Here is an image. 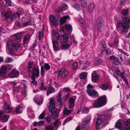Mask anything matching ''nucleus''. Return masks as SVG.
Wrapping results in <instances>:
<instances>
[{
    "label": "nucleus",
    "mask_w": 130,
    "mask_h": 130,
    "mask_svg": "<svg viewBox=\"0 0 130 130\" xmlns=\"http://www.w3.org/2000/svg\"><path fill=\"white\" fill-rule=\"evenodd\" d=\"M123 21H118L117 22V28L120 32H126L130 27V19L126 17H122Z\"/></svg>",
    "instance_id": "nucleus-1"
},
{
    "label": "nucleus",
    "mask_w": 130,
    "mask_h": 130,
    "mask_svg": "<svg viewBox=\"0 0 130 130\" xmlns=\"http://www.w3.org/2000/svg\"><path fill=\"white\" fill-rule=\"evenodd\" d=\"M48 107L50 112H51L52 113V117L54 118H57L59 115L57 111V110L55 107V101L53 98L51 99Z\"/></svg>",
    "instance_id": "nucleus-2"
},
{
    "label": "nucleus",
    "mask_w": 130,
    "mask_h": 130,
    "mask_svg": "<svg viewBox=\"0 0 130 130\" xmlns=\"http://www.w3.org/2000/svg\"><path fill=\"white\" fill-rule=\"evenodd\" d=\"M106 100V97L105 96H101L96 100L93 105L96 108L100 107L105 105Z\"/></svg>",
    "instance_id": "nucleus-3"
},
{
    "label": "nucleus",
    "mask_w": 130,
    "mask_h": 130,
    "mask_svg": "<svg viewBox=\"0 0 130 130\" xmlns=\"http://www.w3.org/2000/svg\"><path fill=\"white\" fill-rule=\"evenodd\" d=\"M32 77L31 78L32 85H34L36 86L37 85V82L35 81V77L38 78L39 75V70L38 68H34L31 71Z\"/></svg>",
    "instance_id": "nucleus-4"
},
{
    "label": "nucleus",
    "mask_w": 130,
    "mask_h": 130,
    "mask_svg": "<svg viewBox=\"0 0 130 130\" xmlns=\"http://www.w3.org/2000/svg\"><path fill=\"white\" fill-rule=\"evenodd\" d=\"M93 87L92 85H88L87 86V92L89 96L94 98H96L99 96V95L97 92L93 89Z\"/></svg>",
    "instance_id": "nucleus-5"
},
{
    "label": "nucleus",
    "mask_w": 130,
    "mask_h": 130,
    "mask_svg": "<svg viewBox=\"0 0 130 130\" xmlns=\"http://www.w3.org/2000/svg\"><path fill=\"white\" fill-rule=\"evenodd\" d=\"M104 23V20L102 18L99 17L97 19L95 26L98 31L101 32L103 30Z\"/></svg>",
    "instance_id": "nucleus-6"
},
{
    "label": "nucleus",
    "mask_w": 130,
    "mask_h": 130,
    "mask_svg": "<svg viewBox=\"0 0 130 130\" xmlns=\"http://www.w3.org/2000/svg\"><path fill=\"white\" fill-rule=\"evenodd\" d=\"M108 118L106 117V116H100L97 118L96 122V128L100 127L101 126L103 125V123L106 120V119Z\"/></svg>",
    "instance_id": "nucleus-7"
},
{
    "label": "nucleus",
    "mask_w": 130,
    "mask_h": 130,
    "mask_svg": "<svg viewBox=\"0 0 130 130\" xmlns=\"http://www.w3.org/2000/svg\"><path fill=\"white\" fill-rule=\"evenodd\" d=\"M49 19L51 24L55 26H57L58 25V21L59 19L57 17L51 15L49 16Z\"/></svg>",
    "instance_id": "nucleus-8"
},
{
    "label": "nucleus",
    "mask_w": 130,
    "mask_h": 130,
    "mask_svg": "<svg viewBox=\"0 0 130 130\" xmlns=\"http://www.w3.org/2000/svg\"><path fill=\"white\" fill-rule=\"evenodd\" d=\"M24 32H19L14 35L15 40L18 42H20L21 41L23 36V34Z\"/></svg>",
    "instance_id": "nucleus-9"
},
{
    "label": "nucleus",
    "mask_w": 130,
    "mask_h": 130,
    "mask_svg": "<svg viewBox=\"0 0 130 130\" xmlns=\"http://www.w3.org/2000/svg\"><path fill=\"white\" fill-rule=\"evenodd\" d=\"M57 102L58 105L61 107L64 104V101L61 98L60 93H59L58 95Z\"/></svg>",
    "instance_id": "nucleus-10"
},
{
    "label": "nucleus",
    "mask_w": 130,
    "mask_h": 130,
    "mask_svg": "<svg viewBox=\"0 0 130 130\" xmlns=\"http://www.w3.org/2000/svg\"><path fill=\"white\" fill-rule=\"evenodd\" d=\"M61 37V38L62 37H63L64 43H72V39H71L69 37L67 34L65 33L63 35H62Z\"/></svg>",
    "instance_id": "nucleus-11"
},
{
    "label": "nucleus",
    "mask_w": 130,
    "mask_h": 130,
    "mask_svg": "<svg viewBox=\"0 0 130 130\" xmlns=\"http://www.w3.org/2000/svg\"><path fill=\"white\" fill-rule=\"evenodd\" d=\"M4 109L5 112L6 113H9L12 110L11 106L6 102H5Z\"/></svg>",
    "instance_id": "nucleus-12"
},
{
    "label": "nucleus",
    "mask_w": 130,
    "mask_h": 130,
    "mask_svg": "<svg viewBox=\"0 0 130 130\" xmlns=\"http://www.w3.org/2000/svg\"><path fill=\"white\" fill-rule=\"evenodd\" d=\"M106 47L105 42L104 41L102 40L100 43L99 45V48L102 52H103L105 50Z\"/></svg>",
    "instance_id": "nucleus-13"
},
{
    "label": "nucleus",
    "mask_w": 130,
    "mask_h": 130,
    "mask_svg": "<svg viewBox=\"0 0 130 130\" xmlns=\"http://www.w3.org/2000/svg\"><path fill=\"white\" fill-rule=\"evenodd\" d=\"M15 43L12 40H10L7 42L6 47H8L10 51L12 52L13 50V47Z\"/></svg>",
    "instance_id": "nucleus-14"
},
{
    "label": "nucleus",
    "mask_w": 130,
    "mask_h": 130,
    "mask_svg": "<svg viewBox=\"0 0 130 130\" xmlns=\"http://www.w3.org/2000/svg\"><path fill=\"white\" fill-rule=\"evenodd\" d=\"M92 81L94 83H95L99 78V75L95 71H93L92 73Z\"/></svg>",
    "instance_id": "nucleus-15"
},
{
    "label": "nucleus",
    "mask_w": 130,
    "mask_h": 130,
    "mask_svg": "<svg viewBox=\"0 0 130 130\" xmlns=\"http://www.w3.org/2000/svg\"><path fill=\"white\" fill-rule=\"evenodd\" d=\"M19 75V72L16 70H13L9 75V76L10 78L15 77Z\"/></svg>",
    "instance_id": "nucleus-16"
},
{
    "label": "nucleus",
    "mask_w": 130,
    "mask_h": 130,
    "mask_svg": "<svg viewBox=\"0 0 130 130\" xmlns=\"http://www.w3.org/2000/svg\"><path fill=\"white\" fill-rule=\"evenodd\" d=\"M58 73V74H61V77L62 78L66 77L68 73V72L67 70L63 69H60Z\"/></svg>",
    "instance_id": "nucleus-17"
},
{
    "label": "nucleus",
    "mask_w": 130,
    "mask_h": 130,
    "mask_svg": "<svg viewBox=\"0 0 130 130\" xmlns=\"http://www.w3.org/2000/svg\"><path fill=\"white\" fill-rule=\"evenodd\" d=\"M11 13L9 12H7L4 13L2 12L1 13V16L2 18L4 20H7L10 17Z\"/></svg>",
    "instance_id": "nucleus-18"
},
{
    "label": "nucleus",
    "mask_w": 130,
    "mask_h": 130,
    "mask_svg": "<svg viewBox=\"0 0 130 130\" xmlns=\"http://www.w3.org/2000/svg\"><path fill=\"white\" fill-rule=\"evenodd\" d=\"M51 34L52 36L54 38L55 37L57 40H60L61 41L62 40V38L61 37L59 36V34L54 30H52Z\"/></svg>",
    "instance_id": "nucleus-19"
},
{
    "label": "nucleus",
    "mask_w": 130,
    "mask_h": 130,
    "mask_svg": "<svg viewBox=\"0 0 130 130\" xmlns=\"http://www.w3.org/2000/svg\"><path fill=\"white\" fill-rule=\"evenodd\" d=\"M122 120L121 119L118 120L116 122L115 126L116 128L120 130H122Z\"/></svg>",
    "instance_id": "nucleus-20"
},
{
    "label": "nucleus",
    "mask_w": 130,
    "mask_h": 130,
    "mask_svg": "<svg viewBox=\"0 0 130 130\" xmlns=\"http://www.w3.org/2000/svg\"><path fill=\"white\" fill-rule=\"evenodd\" d=\"M68 6L66 4H63L61 6L59 7L57 9L56 12L59 13L62 10H64L68 9Z\"/></svg>",
    "instance_id": "nucleus-21"
},
{
    "label": "nucleus",
    "mask_w": 130,
    "mask_h": 130,
    "mask_svg": "<svg viewBox=\"0 0 130 130\" xmlns=\"http://www.w3.org/2000/svg\"><path fill=\"white\" fill-rule=\"evenodd\" d=\"M95 7V4L93 3H90L88 7V10L89 13L93 12Z\"/></svg>",
    "instance_id": "nucleus-22"
},
{
    "label": "nucleus",
    "mask_w": 130,
    "mask_h": 130,
    "mask_svg": "<svg viewBox=\"0 0 130 130\" xmlns=\"http://www.w3.org/2000/svg\"><path fill=\"white\" fill-rule=\"evenodd\" d=\"M9 116L8 115H3L0 116L1 121L3 122H7L8 120Z\"/></svg>",
    "instance_id": "nucleus-23"
},
{
    "label": "nucleus",
    "mask_w": 130,
    "mask_h": 130,
    "mask_svg": "<svg viewBox=\"0 0 130 130\" xmlns=\"http://www.w3.org/2000/svg\"><path fill=\"white\" fill-rule=\"evenodd\" d=\"M7 70L5 65L2 66L0 69V73L1 75H5L7 73Z\"/></svg>",
    "instance_id": "nucleus-24"
},
{
    "label": "nucleus",
    "mask_w": 130,
    "mask_h": 130,
    "mask_svg": "<svg viewBox=\"0 0 130 130\" xmlns=\"http://www.w3.org/2000/svg\"><path fill=\"white\" fill-rule=\"evenodd\" d=\"M79 24L81 27L83 29H85L86 27V24L85 21L82 19H80L78 20Z\"/></svg>",
    "instance_id": "nucleus-25"
},
{
    "label": "nucleus",
    "mask_w": 130,
    "mask_h": 130,
    "mask_svg": "<svg viewBox=\"0 0 130 130\" xmlns=\"http://www.w3.org/2000/svg\"><path fill=\"white\" fill-rule=\"evenodd\" d=\"M69 108H71L74 107L75 105V100L73 98H70L69 100Z\"/></svg>",
    "instance_id": "nucleus-26"
},
{
    "label": "nucleus",
    "mask_w": 130,
    "mask_h": 130,
    "mask_svg": "<svg viewBox=\"0 0 130 130\" xmlns=\"http://www.w3.org/2000/svg\"><path fill=\"white\" fill-rule=\"evenodd\" d=\"M57 40H53L52 43L53 45V47L55 51H58L59 50L58 47V43L57 41Z\"/></svg>",
    "instance_id": "nucleus-27"
},
{
    "label": "nucleus",
    "mask_w": 130,
    "mask_h": 130,
    "mask_svg": "<svg viewBox=\"0 0 130 130\" xmlns=\"http://www.w3.org/2000/svg\"><path fill=\"white\" fill-rule=\"evenodd\" d=\"M65 43L62 45L61 46L62 49H66L69 48L71 46L72 44L71 43Z\"/></svg>",
    "instance_id": "nucleus-28"
},
{
    "label": "nucleus",
    "mask_w": 130,
    "mask_h": 130,
    "mask_svg": "<svg viewBox=\"0 0 130 130\" xmlns=\"http://www.w3.org/2000/svg\"><path fill=\"white\" fill-rule=\"evenodd\" d=\"M70 18L69 16H65L62 17L60 20V24L61 25L63 24L66 22V20Z\"/></svg>",
    "instance_id": "nucleus-29"
},
{
    "label": "nucleus",
    "mask_w": 130,
    "mask_h": 130,
    "mask_svg": "<svg viewBox=\"0 0 130 130\" xmlns=\"http://www.w3.org/2000/svg\"><path fill=\"white\" fill-rule=\"evenodd\" d=\"M123 122L124 125L126 126L129 127H130V120L128 119H125L122 120V122Z\"/></svg>",
    "instance_id": "nucleus-30"
},
{
    "label": "nucleus",
    "mask_w": 130,
    "mask_h": 130,
    "mask_svg": "<svg viewBox=\"0 0 130 130\" xmlns=\"http://www.w3.org/2000/svg\"><path fill=\"white\" fill-rule=\"evenodd\" d=\"M54 88L53 87H50L48 88L47 91V95L48 96L49 94L52 93L54 92Z\"/></svg>",
    "instance_id": "nucleus-31"
},
{
    "label": "nucleus",
    "mask_w": 130,
    "mask_h": 130,
    "mask_svg": "<svg viewBox=\"0 0 130 130\" xmlns=\"http://www.w3.org/2000/svg\"><path fill=\"white\" fill-rule=\"evenodd\" d=\"M23 107L21 105H19L17 107L15 110V113L18 114L19 113H21L22 111Z\"/></svg>",
    "instance_id": "nucleus-32"
},
{
    "label": "nucleus",
    "mask_w": 130,
    "mask_h": 130,
    "mask_svg": "<svg viewBox=\"0 0 130 130\" xmlns=\"http://www.w3.org/2000/svg\"><path fill=\"white\" fill-rule=\"evenodd\" d=\"M71 110H68L65 107L63 111V113L65 115L70 114L71 113Z\"/></svg>",
    "instance_id": "nucleus-33"
},
{
    "label": "nucleus",
    "mask_w": 130,
    "mask_h": 130,
    "mask_svg": "<svg viewBox=\"0 0 130 130\" xmlns=\"http://www.w3.org/2000/svg\"><path fill=\"white\" fill-rule=\"evenodd\" d=\"M109 86V84L108 83H105L102 84L101 88L103 90H105L107 89Z\"/></svg>",
    "instance_id": "nucleus-34"
},
{
    "label": "nucleus",
    "mask_w": 130,
    "mask_h": 130,
    "mask_svg": "<svg viewBox=\"0 0 130 130\" xmlns=\"http://www.w3.org/2000/svg\"><path fill=\"white\" fill-rule=\"evenodd\" d=\"M30 38V37L29 35H25L23 41V42L24 44H25L26 43L27 41L29 40Z\"/></svg>",
    "instance_id": "nucleus-35"
},
{
    "label": "nucleus",
    "mask_w": 130,
    "mask_h": 130,
    "mask_svg": "<svg viewBox=\"0 0 130 130\" xmlns=\"http://www.w3.org/2000/svg\"><path fill=\"white\" fill-rule=\"evenodd\" d=\"M23 87L24 88L23 89V91H22V97L24 98L27 95L26 91H25V88H26V85L24 84H23Z\"/></svg>",
    "instance_id": "nucleus-36"
},
{
    "label": "nucleus",
    "mask_w": 130,
    "mask_h": 130,
    "mask_svg": "<svg viewBox=\"0 0 130 130\" xmlns=\"http://www.w3.org/2000/svg\"><path fill=\"white\" fill-rule=\"evenodd\" d=\"M20 48H21V44L20 43H15L13 47V49L15 50H18Z\"/></svg>",
    "instance_id": "nucleus-37"
},
{
    "label": "nucleus",
    "mask_w": 130,
    "mask_h": 130,
    "mask_svg": "<svg viewBox=\"0 0 130 130\" xmlns=\"http://www.w3.org/2000/svg\"><path fill=\"white\" fill-rule=\"evenodd\" d=\"M60 122L59 121L58 119L56 120L53 123V125L56 127H58V126L60 125Z\"/></svg>",
    "instance_id": "nucleus-38"
},
{
    "label": "nucleus",
    "mask_w": 130,
    "mask_h": 130,
    "mask_svg": "<svg viewBox=\"0 0 130 130\" xmlns=\"http://www.w3.org/2000/svg\"><path fill=\"white\" fill-rule=\"evenodd\" d=\"M72 26L70 25L67 24L65 26V29L67 31H71L72 30Z\"/></svg>",
    "instance_id": "nucleus-39"
},
{
    "label": "nucleus",
    "mask_w": 130,
    "mask_h": 130,
    "mask_svg": "<svg viewBox=\"0 0 130 130\" xmlns=\"http://www.w3.org/2000/svg\"><path fill=\"white\" fill-rule=\"evenodd\" d=\"M34 101L38 105L42 104L43 102V101L41 99V100L40 101L35 98L34 99Z\"/></svg>",
    "instance_id": "nucleus-40"
},
{
    "label": "nucleus",
    "mask_w": 130,
    "mask_h": 130,
    "mask_svg": "<svg viewBox=\"0 0 130 130\" xmlns=\"http://www.w3.org/2000/svg\"><path fill=\"white\" fill-rule=\"evenodd\" d=\"M40 89L41 90L45 91L47 89V87L46 86H45L44 84L42 83Z\"/></svg>",
    "instance_id": "nucleus-41"
},
{
    "label": "nucleus",
    "mask_w": 130,
    "mask_h": 130,
    "mask_svg": "<svg viewBox=\"0 0 130 130\" xmlns=\"http://www.w3.org/2000/svg\"><path fill=\"white\" fill-rule=\"evenodd\" d=\"M113 63L116 65H118L120 64V62L117 58L113 62Z\"/></svg>",
    "instance_id": "nucleus-42"
},
{
    "label": "nucleus",
    "mask_w": 130,
    "mask_h": 130,
    "mask_svg": "<svg viewBox=\"0 0 130 130\" xmlns=\"http://www.w3.org/2000/svg\"><path fill=\"white\" fill-rule=\"evenodd\" d=\"M44 67L46 70H48L50 69V67L48 63H45L44 64Z\"/></svg>",
    "instance_id": "nucleus-43"
},
{
    "label": "nucleus",
    "mask_w": 130,
    "mask_h": 130,
    "mask_svg": "<svg viewBox=\"0 0 130 130\" xmlns=\"http://www.w3.org/2000/svg\"><path fill=\"white\" fill-rule=\"evenodd\" d=\"M128 10L124 9H122L121 10V13L124 15H127Z\"/></svg>",
    "instance_id": "nucleus-44"
},
{
    "label": "nucleus",
    "mask_w": 130,
    "mask_h": 130,
    "mask_svg": "<svg viewBox=\"0 0 130 130\" xmlns=\"http://www.w3.org/2000/svg\"><path fill=\"white\" fill-rule=\"evenodd\" d=\"M13 60L12 58L9 57H8L6 58L5 62L6 63H9L11 62Z\"/></svg>",
    "instance_id": "nucleus-45"
},
{
    "label": "nucleus",
    "mask_w": 130,
    "mask_h": 130,
    "mask_svg": "<svg viewBox=\"0 0 130 130\" xmlns=\"http://www.w3.org/2000/svg\"><path fill=\"white\" fill-rule=\"evenodd\" d=\"M87 76L85 72L82 73L80 75V79H85Z\"/></svg>",
    "instance_id": "nucleus-46"
},
{
    "label": "nucleus",
    "mask_w": 130,
    "mask_h": 130,
    "mask_svg": "<svg viewBox=\"0 0 130 130\" xmlns=\"http://www.w3.org/2000/svg\"><path fill=\"white\" fill-rule=\"evenodd\" d=\"M82 6L83 8H85L87 6V3L85 1L81 2Z\"/></svg>",
    "instance_id": "nucleus-47"
},
{
    "label": "nucleus",
    "mask_w": 130,
    "mask_h": 130,
    "mask_svg": "<svg viewBox=\"0 0 130 130\" xmlns=\"http://www.w3.org/2000/svg\"><path fill=\"white\" fill-rule=\"evenodd\" d=\"M89 111V110L87 108L85 107L83 109L82 112L83 113H87Z\"/></svg>",
    "instance_id": "nucleus-48"
},
{
    "label": "nucleus",
    "mask_w": 130,
    "mask_h": 130,
    "mask_svg": "<svg viewBox=\"0 0 130 130\" xmlns=\"http://www.w3.org/2000/svg\"><path fill=\"white\" fill-rule=\"evenodd\" d=\"M89 61H86L84 66L82 68V69L83 70H86L87 69V65L89 64Z\"/></svg>",
    "instance_id": "nucleus-49"
},
{
    "label": "nucleus",
    "mask_w": 130,
    "mask_h": 130,
    "mask_svg": "<svg viewBox=\"0 0 130 130\" xmlns=\"http://www.w3.org/2000/svg\"><path fill=\"white\" fill-rule=\"evenodd\" d=\"M46 130H54V127L52 125H50L46 128Z\"/></svg>",
    "instance_id": "nucleus-50"
},
{
    "label": "nucleus",
    "mask_w": 130,
    "mask_h": 130,
    "mask_svg": "<svg viewBox=\"0 0 130 130\" xmlns=\"http://www.w3.org/2000/svg\"><path fill=\"white\" fill-rule=\"evenodd\" d=\"M72 117H68L64 121L63 124L64 125L67 122L71 120L72 119Z\"/></svg>",
    "instance_id": "nucleus-51"
},
{
    "label": "nucleus",
    "mask_w": 130,
    "mask_h": 130,
    "mask_svg": "<svg viewBox=\"0 0 130 130\" xmlns=\"http://www.w3.org/2000/svg\"><path fill=\"white\" fill-rule=\"evenodd\" d=\"M11 21H12L13 20L16 18L17 15L15 14L12 13L11 15Z\"/></svg>",
    "instance_id": "nucleus-52"
},
{
    "label": "nucleus",
    "mask_w": 130,
    "mask_h": 130,
    "mask_svg": "<svg viewBox=\"0 0 130 130\" xmlns=\"http://www.w3.org/2000/svg\"><path fill=\"white\" fill-rule=\"evenodd\" d=\"M70 95V94L69 93H68L66 95L63 96L62 99L63 100H64L65 101L69 98Z\"/></svg>",
    "instance_id": "nucleus-53"
},
{
    "label": "nucleus",
    "mask_w": 130,
    "mask_h": 130,
    "mask_svg": "<svg viewBox=\"0 0 130 130\" xmlns=\"http://www.w3.org/2000/svg\"><path fill=\"white\" fill-rule=\"evenodd\" d=\"M6 4L7 6H10L12 5V3L10 0H5Z\"/></svg>",
    "instance_id": "nucleus-54"
},
{
    "label": "nucleus",
    "mask_w": 130,
    "mask_h": 130,
    "mask_svg": "<svg viewBox=\"0 0 130 130\" xmlns=\"http://www.w3.org/2000/svg\"><path fill=\"white\" fill-rule=\"evenodd\" d=\"M89 127V126L88 125L83 124L82 126V129H84V130H87Z\"/></svg>",
    "instance_id": "nucleus-55"
},
{
    "label": "nucleus",
    "mask_w": 130,
    "mask_h": 130,
    "mask_svg": "<svg viewBox=\"0 0 130 130\" xmlns=\"http://www.w3.org/2000/svg\"><path fill=\"white\" fill-rule=\"evenodd\" d=\"M44 114L45 113L44 112H43L39 116V119H43L44 117Z\"/></svg>",
    "instance_id": "nucleus-56"
},
{
    "label": "nucleus",
    "mask_w": 130,
    "mask_h": 130,
    "mask_svg": "<svg viewBox=\"0 0 130 130\" xmlns=\"http://www.w3.org/2000/svg\"><path fill=\"white\" fill-rule=\"evenodd\" d=\"M31 24V22L30 20H29L25 23H23V25L24 26H26L30 25Z\"/></svg>",
    "instance_id": "nucleus-57"
},
{
    "label": "nucleus",
    "mask_w": 130,
    "mask_h": 130,
    "mask_svg": "<svg viewBox=\"0 0 130 130\" xmlns=\"http://www.w3.org/2000/svg\"><path fill=\"white\" fill-rule=\"evenodd\" d=\"M28 68L29 69H30L32 68L33 67V64L32 63L30 62L29 61L28 64Z\"/></svg>",
    "instance_id": "nucleus-58"
},
{
    "label": "nucleus",
    "mask_w": 130,
    "mask_h": 130,
    "mask_svg": "<svg viewBox=\"0 0 130 130\" xmlns=\"http://www.w3.org/2000/svg\"><path fill=\"white\" fill-rule=\"evenodd\" d=\"M5 66L7 70H10L13 67V66L11 64H7Z\"/></svg>",
    "instance_id": "nucleus-59"
},
{
    "label": "nucleus",
    "mask_w": 130,
    "mask_h": 130,
    "mask_svg": "<svg viewBox=\"0 0 130 130\" xmlns=\"http://www.w3.org/2000/svg\"><path fill=\"white\" fill-rule=\"evenodd\" d=\"M78 67L77 63L75 62L73 64L72 67L73 69H77Z\"/></svg>",
    "instance_id": "nucleus-60"
},
{
    "label": "nucleus",
    "mask_w": 130,
    "mask_h": 130,
    "mask_svg": "<svg viewBox=\"0 0 130 130\" xmlns=\"http://www.w3.org/2000/svg\"><path fill=\"white\" fill-rule=\"evenodd\" d=\"M74 7L77 10L79 9L80 7L77 4H75L74 5Z\"/></svg>",
    "instance_id": "nucleus-61"
},
{
    "label": "nucleus",
    "mask_w": 130,
    "mask_h": 130,
    "mask_svg": "<svg viewBox=\"0 0 130 130\" xmlns=\"http://www.w3.org/2000/svg\"><path fill=\"white\" fill-rule=\"evenodd\" d=\"M70 89L68 88H64L62 90V91H64V92H69L70 91Z\"/></svg>",
    "instance_id": "nucleus-62"
},
{
    "label": "nucleus",
    "mask_w": 130,
    "mask_h": 130,
    "mask_svg": "<svg viewBox=\"0 0 130 130\" xmlns=\"http://www.w3.org/2000/svg\"><path fill=\"white\" fill-rule=\"evenodd\" d=\"M43 36L42 33L41 31H40L38 35L39 40H40L41 39V38Z\"/></svg>",
    "instance_id": "nucleus-63"
},
{
    "label": "nucleus",
    "mask_w": 130,
    "mask_h": 130,
    "mask_svg": "<svg viewBox=\"0 0 130 130\" xmlns=\"http://www.w3.org/2000/svg\"><path fill=\"white\" fill-rule=\"evenodd\" d=\"M112 52L109 49H107L106 51V54L108 55L111 54Z\"/></svg>",
    "instance_id": "nucleus-64"
}]
</instances>
